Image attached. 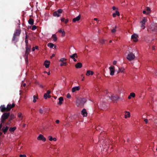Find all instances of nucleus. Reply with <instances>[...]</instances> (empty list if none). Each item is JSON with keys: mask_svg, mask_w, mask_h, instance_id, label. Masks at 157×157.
Listing matches in <instances>:
<instances>
[{"mask_svg": "<svg viewBox=\"0 0 157 157\" xmlns=\"http://www.w3.org/2000/svg\"><path fill=\"white\" fill-rule=\"evenodd\" d=\"M39 113L41 114H43V112H44L43 110L41 109H40L39 110Z\"/></svg>", "mask_w": 157, "mask_h": 157, "instance_id": "46", "label": "nucleus"}, {"mask_svg": "<svg viewBox=\"0 0 157 157\" xmlns=\"http://www.w3.org/2000/svg\"><path fill=\"white\" fill-rule=\"evenodd\" d=\"M36 29V26L35 25H33L31 29L33 30H35Z\"/></svg>", "mask_w": 157, "mask_h": 157, "instance_id": "41", "label": "nucleus"}, {"mask_svg": "<svg viewBox=\"0 0 157 157\" xmlns=\"http://www.w3.org/2000/svg\"><path fill=\"white\" fill-rule=\"evenodd\" d=\"M125 114L124 115V118L125 119L127 118L128 117H130V113L129 112L125 111L124 112Z\"/></svg>", "mask_w": 157, "mask_h": 157, "instance_id": "20", "label": "nucleus"}, {"mask_svg": "<svg viewBox=\"0 0 157 157\" xmlns=\"http://www.w3.org/2000/svg\"><path fill=\"white\" fill-rule=\"evenodd\" d=\"M7 107H6L5 105H1L0 106V110L1 112H4L6 111H8Z\"/></svg>", "mask_w": 157, "mask_h": 157, "instance_id": "8", "label": "nucleus"}, {"mask_svg": "<svg viewBox=\"0 0 157 157\" xmlns=\"http://www.w3.org/2000/svg\"><path fill=\"white\" fill-rule=\"evenodd\" d=\"M59 122V120H56V123L57 124H58Z\"/></svg>", "mask_w": 157, "mask_h": 157, "instance_id": "61", "label": "nucleus"}, {"mask_svg": "<svg viewBox=\"0 0 157 157\" xmlns=\"http://www.w3.org/2000/svg\"><path fill=\"white\" fill-rule=\"evenodd\" d=\"M70 57L75 62H76L77 60L75 59V57L77 58L78 56L77 54L76 53L72 54V55H70Z\"/></svg>", "mask_w": 157, "mask_h": 157, "instance_id": "13", "label": "nucleus"}, {"mask_svg": "<svg viewBox=\"0 0 157 157\" xmlns=\"http://www.w3.org/2000/svg\"><path fill=\"white\" fill-rule=\"evenodd\" d=\"M100 42L101 44H103L105 42V40L103 39H101L100 40Z\"/></svg>", "mask_w": 157, "mask_h": 157, "instance_id": "48", "label": "nucleus"}, {"mask_svg": "<svg viewBox=\"0 0 157 157\" xmlns=\"http://www.w3.org/2000/svg\"><path fill=\"white\" fill-rule=\"evenodd\" d=\"M102 133H101L100 134V135L99 136V140L100 141H101V140H103V141L104 140L102 138V137H101V136H102Z\"/></svg>", "mask_w": 157, "mask_h": 157, "instance_id": "36", "label": "nucleus"}, {"mask_svg": "<svg viewBox=\"0 0 157 157\" xmlns=\"http://www.w3.org/2000/svg\"><path fill=\"white\" fill-rule=\"evenodd\" d=\"M146 41L147 42H148V43H151V41H152V40H146Z\"/></svg>", "mask_w": 157, "mask_h": 157, "instance_id": "55", "label": "nucleus"}, {"mask_svg": "<svg viewBox=\"0 0 157 157\" xmlns=\"http://www.w3.org/2000/svg\"><path fill=\"white\" fill-rule=\"evenodd\" d=\"M86 101L85 98H79L77 99L76 104L78 106L81 107L83 106L84 104Z\"/></svg>", "mask_w": 157, "mask_h": 157, "instance_id": "2", "label": "nucleus"}, {"mask_svg": "<svg viewBox=\"0 0 157 157\" xmlns=\"http://www.w3.org/2000/svg\"><path fill=\"white\" fill-rule=\"evenodd\" d=\"M16 128L15 127L10 128L9 129V131L10 132H13L16 129Z\"/></svg>", "mask_w": 157, "mask_h": 157, "instance_id": "31", "label": "nucleus"}, {"mask_svg": "<svg viewBox=\"0 0 157 157\" xmlns=\"http://www.w3.org/2000/svg\"><path fill=\"white\" fill-rule=\"evenodd\" d=\"M48 94H45L44 96V97L45 99H47L48 98Z\"/></svg>", "mask_w": 157, "mask_h": 157, "instance_id": "44", "label": "nucleus"}, {"mask_svg": "<svg viewBox=\"0 0 157 157\" xmlns=\"http://www.w3.org/2000/svg\"><path fill=\"white\" fill-rule=\"evenodd\" d=\"M109 68L110 72V75H114V67L113 66H111L109 67Z\"/></svg>", "mask_w": 157, "mask_h": 157, "instance_id": "9", "label": "nucleus"}, {"mask_svg": "<svg viewBox=\"0 0 157 157\" xmlns=\"http://www.w3.org/2000/svg\"><path fill=\"white\" fill-rule=\"evenodd\" d=\"M58 100L59 102L58 103V104L59 105H61L62 104V101H63V98L61 97L59 98Z\"/></svg>", "mask_w": 157, "mask_h": 157, "instance_id": "22", "label": "nucleus"}, {"mask_svg": "<svg viewBox=\"0 0 157 157\" xmlns=\"http://www.w3.org/2000/svg\"><path fill=\"white\" fill-rule=\"evenodd\" d=\"M28 36L27 35H26L25 40H28Z\"/></svg>", "mask_w": 157, "mask_h": 157, "instance_id": "62", "label": "nucleus"}, {"mask_svg": "<svg viewBox=\"0 0 157 157\" xmlns=\"http://www.w3.org/2000/svg\"><path fill=\"white\" fill-rule=\"evenodd\" d=\"M68 21V19H65V20L64 21L65 23L67 24Z\"/></svg>", "mask_w": 157, "mask_h": 157, "instance_id": "54", "label": "nucleus"}, {"mask_svg": "<svg viewBox=\"0 0 157 157\" xmlns=\"http://www.w3.org/2000/svg\"><path fill=\"white\" fill-rule=\"evenodd\" d=\"M31 45H29L28 46H26L25 49L26 50L25 51V53L28 54L29 53V52L31 51Z\"/></svg>", "mask_w": 157, "mask_h": 157, "instance_id": "12", "label": "nucleus"}, {"mask_svg": "<svg viewBox=\"0 0 157 157\" xmlns=\"http://www.w3.org/2000/svg\"><path fill=\"white\" fill-rule=\"evenodd\" d=\"M117 15L118 16L120 15L119 12L117 11H116L115 13H113V17H115Z\"/></svg>", "mask_w": 157, "mask_h": 157, "instance_id": "28", "label": "nucleus"}, {"mask_svg": "<svg viewBox=\"0 0 157 157\" xmlns=\"http://www.w3.org/2000/svg\"><path fill=\"white\" fill-rule=\"evenodd\" d=\"M52 38H53V40L54 41H56L57 40V37L56 34H53L52 36Z\"/></svg>", "mask_w": 157, "mask_h": 157, "instance_id": "30", "label": "nucleus"}, {"mask_svg": "<svg viewBox=\"0 0 157 157\" xmlns=\"http://www.w3.org/2000/svg\"><path fill=\"white\" fill-rule=\"evenodd\" d=\"M18 117L20 118V120H21L22 119L23 116H22V114L21 113H19L17 115Z\"/></svg>", "mask_w": 157, "mask_h": 157, "instance_id": "32", "label": "nucleus"}, {"mask_svg": "<svg viewBox=\"0 0 157 157\" xmlns=\"http://www.w3.org/2000/svg\"><path fill=\"white\" fill-rule=\"evenodd\" d=\"M25 44H28L29 43L28 40H26V39L25 40Z\"/></svg>", "mask_w": 157, "mask_h": 157, "instance_id": "57", "label": "nucleus"}, {"mask_svg": "<svg viewBox=\"0 0 157 157\" xmlns=\"http://www.w3.org/2000/svg\"><path fill=\"white\" fill-rule=\"evenodd\" d=\"M65 20V18H63L61 19V21L62 22H64Z\"/></svg>", "mask_w": 157, "mask_h": 157, "instance_id": "53", "label": "nucleus"}, {"mask_svg": "<svg viewBox=\"0 0 157 157\" xmlns=\"http://www.w3.org/2000/svg\"><path fill=\"white\" fill-rule=\"evenodd\" d=\"M147 21V19L145 18H144L142 20V21H141V23L142 24L141 26V28H142L143 29L145 28V23Z\"/></svg>", "mask_w": 157, "mask_h": 157, "instance_id": "10", "label": "nucleus"}, {"mask_svg": "<svg viewBox=\"0 0 157 157\" xmlns=\"http://www.w3.org/2000/svg\"><path fill=\"white\" fill-rule=\"evenodd\" d=\"M66 60V59L64 58H61L59 60V61L63 62L64 61H65Z\"/></svg>", "mask_w": 157, "mask_h": 157, "instance_id": "42", "label": "nucleus"}, {"mask_svg": "<svg viewBox=\"0 0 157 157\" xmlns=\"http://www.w3.org/2000/svg\"><path fill=\"white\" fill-rule=\"evenodd\" d=\"M80 15H79L78 16L73 19L72 21L74 22H75L77 21H79L80 18Z\"/></svg>", "mask_w": 157, "mask_h": 157, "instance_id": "21", "label": "nucleus"}, {"mask_svg": "<svg viewBox=\"0 0 157 157\" xmlns=\"http://www.w3.org/2000/svg\"><path fill=\"white\" fill-rule=\"evenodd\" d=\"M53 16L55 17H59L60 16V14L58 13L57 12L55 11L53 13Z\"/></svg>", "mask_w": 157, "mask_h": 157, "instance_id": "29", "label": "nucleus"}, {"mask_svg": "<svg viewBox=\"0 0 157 157\" xmlns=\"http://www.w3.org/2000/svg\"><path fill=\"white\" fill-rule=\"evenodd\" d=\"M111 31L112 33H114L116 32V29L114 28L113 29L111 30Z\"/></svg>", "mask_w": 157, "mask_h": 157, "instance_id": "49", "label": "nucleus"}, {"mask_svg": "<svg viewBox=\"0 0 157 157\" xmlns=\"http://www.w3.org/2000/svg\"><path fill=\"white\" fill-rule=\"evenodd\" d=\"M12 120H10V119L9 118V120L8 121L6 124V125H9L11 123V121Z\"/></svg>", "mask_w": 157, "mask_h": 157, "instance_id": "37", "label": "nucleus"}, {"mask_svg": "<svg viewBox=\"0 0 157 157\" xmlns=\"http://www.w3.org/2000/svg\"><path fill=\"white\" fill-rule=\"evenodd\" d=\"M10 116V113H4L2 115L1 118L0 123L4 124L5 123L6 120Z\"/></svg>", "mask_w": 157, "mask_h": 157, "instance_id": "1", "label": "nucleus"}, {"mask_svg": "<svg viewBox=\"0 0 157 157\" xmlns=\"http://www.w3.org/2000/svg\"><path fill=\"white\" fill-rule=\"evenodd\" d=\"M55 56V55L54 54H53L52 56H50V58L51 59L53 57H54Z\"/></svg>", "mask_w": 157, "mask_h": 157, "instance_id": "58", "label": "nucleus"}, {"mask_svg": "<svg viewBox=\"0 0 157 157\" xmlns=\"http://www.w3.org/2000/svg\"><path fill=\"white\" fill-rule=\"evenodd\" d=\"M93 74L94 72L93 71L89 70L87 71L86 75L87 76H89L90 75H93Z\"/></svg>", "mask_w": 157, "mask_h": 157, "instance_id": "27", "label": "nucleus"}, {"mask_svg": "<svg viewBox=\"0 0 157 157\" xmlns=\"http://www.w3.org/2000/svg\"><path fill=\"white\" fill-rule=\"evenodd\" d=\"M130 95L131 97L133 98H134L135 97V94L134 93H131Z\"/></svg>", "mask_w": 157, "mask_h": 157, "instance_id": "39", "label": "nucleus"}, {"mask_svg": "<svg viewBox=\"0 0 157 157\" xmlns=\"http://www.w3.org/2000/svg\"><path fill=\"white\" fill-rule=\"evenodd\" d=\"M109 98L112 101H114L117 100L119 98L118 96H114V95H112L110 97L109 96Z\"/></svg>", "mask_w": 157, "mask_h": 157, "instance_id": "5", "label": "nucleus"}, {"mask_svg": "<svg viewBox=\"0 0 157 157\" xmlns=\"http://www.w3.org/2000/svg\"><path fill=\"white\" fill-rule=\"evenodd\" d=\"M81 114L84 117H86L87 116V113L85 109H84L82 110L81 112Z\"/></svg>", "mask_w": 157, "mask_h": 157, "instance_id": "17", "label": "nucleus"}, {"mask_svg": "<svg viewBox=\"0 0 157 157\" xmlns=\"http://www.w3.org/2000/svg\"><path fill=\"white\" fill-rule=\"evenodd\" d=\"M113 65H115L117 63V61H113Z\"/></svg>", "mask_w": 157, "mask_h": 157, "instance_id": "59", "label": "nucleus"}, {"mask_svg": "<svg viewBox=\"0 0 157 157\" xmlns=\"http://www.w3.org/2000/svg\"><path fill=\"white\" fill-rule=\"evenodd\" d=\"M21 33V30L19 29H17L14 32L13 36H19Z\"/></svg>", "mask_w": 157, "mask_h": 157, "instance_id": "16", "label": "nucleus"}, {"mask_svg": "<svg viewBox=\"0 0 157 157\" xmlns=\"http://www.w3.org/2000/svg\"><path fill=\"white\" fill-rule=\"evenodd\" d=\"M50 62L48 60H45L44 64L46 68H48L49 67Z\"/></svg>", "mask_w": 157, "mask_h": 157, "instance_id": "19", "label": "nucleus"}, {"mask_svg": "<svg viewBox=\"0 0 157 157\" xmlns=\"http://www.w3.org/2000/svg\"><path fill=\"white\" fill-rule=\"evenodd\" d=\"M143 13L144 14H148L149 13V12H147L146 10H144L143 11Z\"/></svg>", "mask_w": 157, "mask_h": 157, "instance_id": "47", "label": "nucleus"}, {"mask_svg": "<svg viewBox=\"0 0 157 157\" xmlns=\"http://www.w3.org/2000/svg\"><path fill=\"white\" fill-rule=\"evenodd\" d=\"M56 12H57L58 13L60 14V13H62V10L61 9H59Z\"/></svg>", "mask_w": 157, "mask_h": 157, "instance_id": "40", "label": "nucleus"}, {"mask_svg": "<svg viewBox=\"0 0 157 157\" xmlns=\"http://www.w3.org/2000/svg\"><path fill=\"white\" fill-rule=\"evenodd\" d=\"M47 46L50 48H52L53 46H54V48H56V45L52 43H48L47 44Z\"/></svg>", "mask_w": 157, "mask_h": 157, "instance_id": "25", "label": "nucleus"}, {"mask_svg": "<svg viewBox=\"0 0 157 157\" xmlns=\"http://www.w3.org/2000/svg\"><path fill=\"white\" fill-rule=\"evenodd\" d=\"M58 32H59V33H62V37H64L65 36V32L63 30H62V29H60L59 31H58Z\"/></svg>", "mask_w": 157, "mask_h": 157, "instance_id": "24", "label": "nucleus"}, {"mask_svg": "<svg viewBox=\"0 0 157 157\" xmlns=\"http://www.w3.org/2000/svg\"><path fill=\"white\" fill-rule=\"evenodd\" d=\"M10 116V120H12L13 119H14L15 117V116L14 114H11Z\"/></svg>", "mask_w": 157, "mask_h": 157, "instance_id": "34", "label": "nucleus"}, {"mask_svg": "<svg viewBox=\"0 0 157 157\" xmlns=\"http://www.w3.org/2000/svg\"><path fill=\"white\" fill-rule=\"evenodd\" d=\"M144 121L145 122L146 124H147L148 123V120L147 119H145L144 120Z\"/></svg>", "mask_w": 157, "mask_h": 157, "instance_id": "52", "label": "nucleus"}, {"mask_svg": "<svg viewBox=\"0 0 157 157\" xmlns=\"http://www.w3.org/2000/svg\"><path fill=\"white\" fill-rule=\"evenodd\" d=\"M37 139L39 140H42L43 141H45L46 139L42 134H40L37 138Z\"/></svg>", "mask_w": 157, "mask_h": 157, "instance_id": "7", "label": "nucleus"}, {"mask_svg": "<svg viewBox=\"0 0 157 157\" xmlns=\"http://www.w3.org/2000/svg\"><path fill=\"white\" fill-rule=\"evenodd\" d=\"M50 93L51 91L50 90H48L47 91V93L46 94H48L49 95V94H50Z\"/></svg>", "mask_w": 157, "mask_h": 157, "instance_id": "56", "label": "nucleus"}, {"mask_svg": "<svg viewBox=\"0 0 157 157\" xmlns=\"http://www.w3.org/2000/svg\"><path fill=\"white\" fill-rule=\"evenodd\" d=\"M26 156L25 155H20L19 157H26Z\"/></svg>", "mask_w": 157, "mask_h": 157, "instance_id": "51", "label": "nucleus"}, {"mask_svg": "<svg viewBox=\"0 0 157 157\" xmlns=\"http://www.w3.org/2000/svg\"><path fill=\"white\" fill-rule=\"evenodd\" d=\"M151 31L154 32H157V26L155 25H151L150 26L149 29L148 30V31L150 32Z\"/></svg>", "mask_w": 157, "mask_h": 157, "instance_id": "4", "label": "nucleus"}, {"mask_svg": "<svg viewBox=\"0 0 157 157\" xmlns=\"http://www.w3.org/2000/svg\"><path fill=\"white\" fill-rule=\"evenodd\" d=\"M48 139L49 140L52 141L53 140V138L51 136H49L48 137Z\"/></svg>", "mask_w": 157, "mask_h": 157, "instance_id": "43", "label": "nucleus"}, {"mask_svg": "<svg viewBox=\"0 0 157 157\" xmlns=\"http://www.w3.org/2000/svg\"><path fill=\"white\" fill-rule=\"evenodd\" d=\"M146 10L147 12H149V13H150V9L148 7H146Z\"/></svg>", "mask_w": 157, "mask_h": 157, "instance_id": "45", "label": "nucleus"}, {"mask_svg": "<svg viewBox=\"0 0 157 157\" xmlns=\"http://www.w3.org/2000/svg\"><path fill=\"white\" fill-rule=\"evenodd\" d=\"M67 65V63L66 62H62V63H61L60 65L61 66H66Z\"/></svg>", "mask_w": 157, "mask_h": 157, "instance_id": "38", "label": "nucleus"}, {"mask_svg": "<svg viewBox=\"0 0 157 157\" xmlns=\"http://www.w3.org/2000/svg\"><path fill=\"white\" fill-rule=\"evenodd\" d=\"M80 89V88L79 86L74 87L72 89V92H74L76 91L79 90Z\"/></svg>", "mask_w": 157, "mask_h": 157, "instance_id": "18", "label": "nucleus"}, {"mask_svg": "<svg viewBox=\"0 0 157 157\" xmlns=\"http://www.w3.org/2000/svg\"><path fill=\"white\" fill-rule=\"evenodd\" d=\"M94 20L96 21H99L98 20L97 18H94Z\"/></svg>", "mask_w": 157, "mask_h": 157, "instance_id": "60", "label": "nucleus"}, {"mask_svg": "<svg viewBox=\"0 0 157 157\" xmlns=\"http://www.w3.org/2000/svg\"><path fill=\"white\" fill-rule=\"evenodd\" d=\"M112 9L113 10H115L116 9V8L115 6H113L112 8Z\"/></svg>", "mask_w": 157, "mask_h": 157, "instance_id": "64", "label": "nucleus"}, {"mask_svg": "<svg viewBox=\"0 0 157 157\" xmlns=\"http://www.w3.org/2000/svg\"><path fill=\"white\" fill-rule=\"evenodd\" d=\"M75 67L77 68H81L82 67V64L81 63H78L75 64Z\"/></svg>", "mask_w": 157, "mask_h": 157, "instance_id": "23", "label": "nucleus"}, {"mask_svg": "<svg viewBox=\"0 0 157 157\" xmlns=\"http://www.w3.org/2000/svg\"><path fill=\"white\" fill-rule=\"evenodd\" d=\"M138 36L136 34H133L131 36V38L132 39H133V41L134 42H137L138 41V39L137 38Z\"/></svg>", "mask_w": 157, "mask_h": 157, "instance_id": "14", "label": "nucleus"}, {"mask_svg": "<svg viewBox=\"0 0 157 157\" xmlns=\"http://www.w3.org/2000/svg\"><path fill=\"white\" fill-rule=\"evenodd\" d=\"M28 22V23L31 25H33L34 24V20L31 18H29Z\"/></svg>", "mask_w": 157, "mask_h": 157, "instance_id": "26", "label": "nucleus"}, {"mask_svg": "<svg viewBox=\"0 0 157 157\" xmlns=\"http://www.w3.org/2000/svg\"><path fill=\"white\" fill-rule=\"evenodd\" d=\"M135 56L132 52H129L128 55L127 59L129 61H131L134 59Z\"/></svg>", "mask_w": 157, "mask_h": 157, "instance_id": "3", "label": "nucleus"}, {"mask_svg": "<svg viewBox=\"0 0 157 157\" xmlns=\"http://www.w3.org/2000/svg\"><path fill=\"white\" fill-rule=\"evenodd\" d=\"M35 48L34 47H33L32 48V51H35Z\"/></svg>", "mask_w": 157, "mask_h": 157, "instance_id": "63", "label": "nucleus"}, {"mask_svg": "<svg viewBox=\"0 0 157 157\" xmlns=\"http://www.w3.org/2000/svg\"><path fill=\"white\" fill-rule=\"evenodd\" d=\"M124 70V68H120L119 69V71L117 72V74H118L119 72H123V71Z\"/></svg>", "mask_w": 157, "mask_h": 157, "instance_id": "35", "label": "nucleus"}, {"mask_svg": "<svg viewBox=\"0 0 157 157\" xmlns=\"http://www.w3.org/2000/svg\"><path fill=\"white\" fill-rule=\"evenodd\" d=\"M8 129L9 127L7 126L6 125H5L3 126L2 128V130L4 134H6V133L8 130Z\"/></svg>", "mask_w": 157, "mask_h": 157, "instance_id": "11", "label": "nucleus"}, {"mask_svg": "<svg viewBox=\"0 0 157 157\" xmlns=\"http://www.w3.org/2000/svg\"><path fill=\"white\" fill-rule=\"evenodd\" d=\"M29 53H28V54H27L25 53V60L26 62H28V55H29Z\"/></svg>", "mask_w": 157, "mask_h": 157, "instance_id": "33", "label": "nucleus"}, {"mask_svg": "<svg viewBox=\"0 0 157 157\" xmlns=\"http://www.w3.org/2000/svg\"><path fill=\"white\" fill-rule=\"evenodd\" d=\"M15 106V104L14 103H13L12 104V105L11 104H8L7 106V111H10L11 109L13 108Z\"/></svg>", "mask_w": 157, "mask_h": 157, "instance_id": "6", "label": "nucleus"}, {"mask_svg": "<svg viewBox=\"0 0 157 157\" xmlns=\"http://www.w3.org/2000/svg\"><path fill=\"white\" fill-rule=\"evenodd\" d=\"M18 36L13 35L12 39V41L14 43L16 44V43L18 41Z\"/></svg>", "mask_w": 157, "mask_h": 157, "instance_id": "15", "label": "nucleus"}, {"mask_svg": "<svg viewBox=\"0 0 157 157\" xmlns=\"http://www.w3.org/2000/svg\"><path fill=\"white\" fill-rule=\"evenodd\" d=\"M67 98L70 99L71 98V96L70 94L69 93H68L67 95Z\"/></svg>", "mask_w": 157, "mask_h": 157, "instance_id": "50", "label": "nucleus"}]
</instances>
